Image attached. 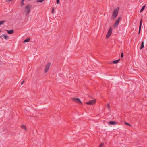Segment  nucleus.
<instances>
[{
	"instance_id": "obj_13",
	"label": "nucleus",
	"mask_w": 147,
	"mask_h": 147,
	"mask_svg": "<svg viewBox=\"0 0 147 147\" xmlns=\"http://www.w3.org/2000/svg\"><path fill=\"white\" fill-rule=\"evenodd\" d=\"M25 0H21V5H20V6L21 7H22V6L24 5V1Z\"/></svg>"
},
{
	"instance_id": "obj_17",
	"label": "nucleus",
	"mask_w": 147,
	"mask_h": 147,
	"mask_svg": "<svg viewBox=\"0 0 147 147\" xmlns=\"http://www.w3.org/2000/svg\"><path fill=\"white\" fill-rule=\"evenodd\" d=\"M146 7V6L145 5H144L142 7V8L140 10V12H142V11H143L144 9Z\"/></svg>"
},
{
	"instance_id": "obj_18",
	"label": "nucleus",
	"mask_w": 147,
	"mask_h": 147,
	"mask_svg": "<svg viewBox=\"0 0 147 147\" xmlns=\"http://www.w3.org/2000/svg\"><path fill=\"white\" fill-rule=\"evenodd\" d=\"M5 22V21L4 20L0 21V25L3 24Z\"/></svg>"
},
{
	"instance_id": "obj_11",
	"label": "nucleus",
	"mask_w": 147,
	"mask_h": 147,
	"mask_svg": "<svg viewBox=\"0 0 147 147\" xmlns=\"http://www.w3.org/2000/svg\"><path fill=\"white\" fill-rule=\"evenodd\" d=\"M119 59L118 60L113 61V62L112 63L115 64H117V63H119Z\"/></svg>"
},
{
	"instance_id": "obj_23",
	"label": "nucleus",
	"mask_w": 147,
	"mask_h": 147,
	"mask_svg": "<svg viewBox=\"0 0 147 147\" xmlns=\"http://www.w3.org/2000/svg\"><path fill=\"white\" fill-rule=\"evenodd\" d=\"M123 53H122L121 54V57L122 58L123 57Z\"/></svg>"
},
{
	"instance_id": "obj_25",
	"label": "nucleus",
	"mask_w": 147,
	"mask_h": 147,
	"mask_svg": "<svg viewBox=\"0 0 147 147\" xmlns=\"http://www.w3.org/2000/svg\"><path fill=\"white\" fill-rule=\"evenodd\" d=\"M57 3L58 4L59 3V0H56Z\"/></svg>"
},
{
	"instance_id": "obj_21",
	"label": "nucleus",
	"mask_w": 147,
	"mask_h": 147,
	"mask_svg": "<svg viewBox=\"0 0 147 147\" xmlns=\"http://www.w3.org/2000/svg\"><path fill=\"white\" fill-rule=\"evenodd\" d=\"M124 124H125V125H127L129 126H131L129 124L126 122H124Z\"/></svg>"
},
{
	"instance_id": "obj_3",
	"label": "nucleus",
	"mask_w": 147,
	"mask_h": 147,
	"mask_svg": "<svg viewBox=\"0 0 147 147\" xmlns=\"http://www.w3.org/2000/svg\"><path fill=\"white\" fill-rule=\"evenodd\" d=\"M112 33V28L111 27H110L108 30V32L106 35V38L108 39L111 35Z\"/></svg>"
},
{
	"instance_id": "obj_15",
	"label": "nucleus",
	"mask_w": 147,
	"mask_h": 147,
	"mask_svg": "<svg viewBox=\"0 0 147 147\" xmlns=\"http://www.w3.org/2000/svg\"><path fill=\"white\" fill-rule=\"evenodd\" d=\"M3 36V37H4L5 39H7V38L8 37V36H7V35H6L5 34H3L2 35V36Z\"/></svg>"
},
{
	"instance_id": "obj_4",
	"label": "nucleus",
	"mask_w": 147,
	"mask_h": 147,
	"mask_svg": "<svg viewBox=\"0 0 147 147\" xmlns=\"http://www.w3.org/2000/svg\"><path fill=\"white\" fill-rule=\"evenodd\" d=\"M51 64L50 62H48L47 65H46L45 67V68L44 72L45 73H47L49 70V68Z\"/></svg>"
},
{
	"instance_id": "obj_28",
	"label": "nucleus",
	"mask_w": 147,
	"mask_h": 147,
	"mask_svg": "<svg viewBox=\"0 0 147 147\" xmlns=\"http://www.w3.org/2000/svg\"><path fill=\"white\" fill-rule=\"evenodd\" d=\"M120 20H121V18L120 17Z\"/></svg>"
},
{
	"instance_id": "obj_20",
	"label": "nucleus",
	"mask_w": 147,
	"mask_h": 147,
	"mask_svg": "<svg viewBox=\"0 0 147 147\" xmlns=\"http://www.w3.org/2000/svg\"><path fill=\"white\" fill-rule=\"evenodd\" d=\"M44 0H37V2H39L42 3Z\"/></svg>"
},
{
	"instance_id": "obj_2",
	"label": "nucleus",
	"mask_w": 147,
	"mask_h": 147,
	"mask_svg": "<svg viewBox=\"0 0 147 147\" xmlns=\"http://www.w3.org/2000/svg\"><path fill=\"white\" fill-rule=\"evenodd\" d=\"M119 9V7H117L114 11L112 14V18L113 19H115L117 16L118 14Z\"/></svg>"
},
{
	"instance_id": "obj_8",
	"label": "nucleus",
	"mask_w": 147,
	"mask_h": 147,
	"mask_svg": "<svg viewBox=\"0 0 147 147\" xmlns=\"http://www.w3.org/2000/svg\"><path fill=\"white\" fill-rule=\"evenodd\" d=\"M142 19H141L140 22V25L139 27V30L138 32V34H140V30L141 29V26H142Z\"/></svg>"
},
{
	"instance_id": "obj_14",
	"label": "nucleus",
	"mask_w": 147,
	"mask_h": 147,
	"mask_svg": "<svg viewBox=\"0 0 147 147\" xmlns=\"http://www.w3.org/2000/svg\"><path fill=\"white\" fill-rule=\"evenodd\" d=\"M144 47V42H142L141 43V45L140 48V49H143Z\"/></svg>"
},
{
	"instance_id": "obj_7",
	"label": "nucleus",
	"mask_w": 147,
	"mask_h": 147,
	"mask_svg": "<svg viewBox=\"0 0 147 147\" xmlns=\"http://www.w3.org/2000/svg\"><path fill=\"white\" fill-rule=\"evenodd\" d=\"M119 17L116 20L114 24V27H117L119 24Z\"/></svg>"
},
{
	"instance_id": "obj_22",
	"label": "nucleus",
	"mask_w": 147,
	"mask_h": 147,
	"mask_svg": "<svg viewBox=\"0 0 147 147\" xmlns=\"http://www.w3.org/2000/svg\"><path fill=\"white\" fill-rule=\"evenodd\" d=\"M54 8H52V13L53 14L54 13Z\"/></svg>"
},
{
	"instance_id": "obj_16",
	"label": "nucleus",
	"mask_w": 147,
	"mask_h": 147,
	"mask_svg": "<svg viewBox=\"0 0 147 147\" xmlns=\"http://www.w3.org/2000/svg\"><path fill=\"white\" fill-rule=\"evenodd\" d=\"M30 40V38H28V39H26L24 40V42H28Z\"/></svg>"
},
{
	"instance_id": "obj_5",
	"label": "nucleus",
	"mask_w": 147,
	"mask_h": 147,
	"mask_svg": "<svg viewBox=\"0 0 147 147\" xmlns=\"http://www.w3.org/2000/svg\"><path fill=\"white\" fill-rule=\"evenodd\" d=\"M71 99L73 101L76 103H80L81 104H82L81 100L79 98L74 97V98H71Z\"/></svg>"
},
{
	"instance_id": "obj_19",
	"label": "nucleus",
	"mask_w": 147,
	"mask_h": 147,
	"mask_svg": "<svg viewBox=\"0 0 147 147\" xmlns=\"http://www.w3.org/2000/svg\"><path fill=\"white\" fill-rule=\"evenodd\" d=\"M104 145V143H101V144L99 145V147H102Z\"/></svg>"
},
{
	"instance_id": "obj_26",
	"label": "nucleus",
	"mask_w": 147,
	"mask_h": 147,
	"mask_svg": "<svg viewBox=\"0 0 147 147\" xmlns=\"http://www.w3.org/2000/svg\"><path fill=\"white\" fill-rule=\"evenodd\" d=\"M24 80L22 82V83H21V84L22 85L23 84H24Z\"/></svg>"
},
{
	"instance_id": "obj_12",
	"label": "nucleus",
	"mask_w": 147,
	"mask_h": 147,
	"mask_svg": "<svg viewBox=\"0 0 147 147\" xmlns=\"http://www.w3.org/2000/svg\"><path fill=\"white\" fill-rule=\"evenodd\" d=\"M109 124L110 125H113L116 124V123L114 121H111L109 122Z\"/></svg>"
},
{
	"instance_id": "obj_1",
	"label": "nucleus",
	"mask_w": 147,
	"mask_h": 147,
	"mask_svg": "<svg viewBox=\"0 0 147 147\" xmlns=\"http://www.w3.org/2000/svg\"><path fill=\"white\" fill-rule=\"evenodd\" d=\"M32 6L29 4H27L25 7V12L27 14H28L30 11Z\"/></svg>"
},
{
	"instance_id": "obj_27",
	"label": "nucleus",
	"mask_w": 147,
	"mask_h": 147,
	"mask_svg": "<svg viewBox=\"0 0 147 147\" xmlns=\"http://www.w3.org/2000/svg\"><path fill=\"white\" fill-rule=\"evenodd\" d=\"M29 1H30L31 0H28Z\"/></svg>"
},
{
	"instance_id": "obj_6",
	"label": "nucleus",
	"mask_w": 147,
	"mask_h": 147,
	"mask_svg": "<svg viewBox=\"0 0 147 147\" xmlns=\"http://www.w3.org/2000/svg\"><path fill=\"white\" fill-rule=\"evenodd\" d=\"M96 102L95 100H92L87 102L86 104L88 105H93Z\"/></svg>"
},
{
	"instance_id": "obj_24",
	"label": "nucleus",
	"mask_w": 147,
	"mask_h": 147,
	"mask_svg": "<svg viewBox=\"0 0 147 147\" xmlns=\"http://www.w3.org/2000/svg\"><path fill=\"white\" fill-rule=\"evenodd\" d=\"M108 108L109 109H110V105L109 104H108L107 105Z\"/></svg>"
},
{
	"instance_id": "obj_10",
	"label": "nucleus",
	"mask_w": 147,
	"mask_h": 147,
	"mask_svg": "<svg viewBox=\"0 0 147 147\" xmlns=\"http://www.w3.org/2000/svg\"><path fill=\"white\" fill-rule=\"evenodd\" d=\"M21 128L23 129H24L25 131H26L27 130V128L24 125H22Z\"/></svg>"
},
{
	"instance_id": "obj_9",
	"label": "nucleus",
	"mask_w": 147,
	"mask_h": 147,
	"mask_svg": "<svg viewBox=\"0 0 147 147\" xmlns=\"http://www.w3.org/2000/svg\"><path fill=\"white\" fill-rule=\"evenodd\" d=\"M7 32V33L9 34H12L14 32V31L13 30H6Z\"/></svg>"
}]
</instances>
